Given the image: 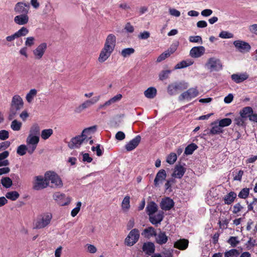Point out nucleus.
<instances>
[{
    "instance_id": "473e14b6",
    "label": "nucleus",
    "mask_w": 257,
    "mask_h": 257,
    "mask_svg": "<svg viewBox=\"0 0 257 257\" xmlns=\"http://www.w3.org/2000/svg\"><path fill=\"white\" fill-rule=\"evenodd\" d=\"M144 95L148 98H154L157 95V89L154 87H150L144 91Z\"/></svg>"
},
{
    "instance_id": "6e6d98bb",
    "label": "nucleus",
    "mask_w": 257,
    "mask_h": 257,
    "mask_svg": "<svg viewBox=\"0 0 257 257\" xmlns=\"http://www.w3.org/2000/svg\"><path fill=\"white\" fill-rule=\"evenodd\" d=\"M237 236H231L228 240L227 242L231 245L232 247H235L239 242L237 240Z\"/></svg>"
},
{
    "instance_id": "bf43d9fd",
    "label": "nucleus",
    "mask_w": 257,
    "mask_h": 257,
    "mask_svg": "<svg viewBox=\"0 0 257 257\" xmlns=\"http://www.w3.org/2000/svg\"><path fill=\"white\" fill-rule=\"evenodd\" d=\"M81 206V202L79 201L77 203L76 207L74 208L71 212V215L72 217H75L79 212L80 207Z\"/></svg>"
},
{
    "instance_id": "0eeeda50",
    "label": "nucleus",
    "mask_w": 257,
    "mask_h": 257,
    "mask_svg": "<svg viewBox=\"0 0 257 257\" xmlns=\"http://www.w3.org/2000/svg\"><path fill=\"white\" fill-rule=\"evenodd\" d=\"M205 66L210 71H217L222 69V68L220 60L215 57L210 58Z\"/></svg>"
},
{
    "instance_id": "dca6fc26",
    "label": "nucleus",
    "mask_w": 257,
    "mask_h": 257,
    "mask_svg": "<svg viewBox=\"0 0 257 257\" xmlns=\"http://www.w3.org/2000/svg\"><path fill=\"white\" fill-rule=\"evenodd\" d=\"M160 206L161 208L165 211L171 209L174 206L173 200L169 197H165L162 199Z\"/></svg>"
},
{
    "instance_id": "f257e3e1",
    "label": "nucleus",
    "mask_w": 257,
    "mask_h": 257,
    "mask_svg": "<svg viewBox=\"0 0 257 257\" xmlns=\"http://www.w3.org/2000/svg\"><path fill=\"white\" fill-rule=\"evenodd\" d=\"M24 101L19 95H15L12 99L9 110L8 119L13 120L18 114L19 112L23 108Z\"/></svg>"
},
{
    "instance_id": "6ab92c4d",
    "label": "nucleus",
    "mask_w": 257,
    "mask_h": 257,
    "mask_svg": "<svg viewBox=\"0 0 257 257\" xmlns=\"http://www.w3.org/2000/svg\"><path fill=\"white\" fill-rule=\"evenodd\" d=\"M141 140L140 136H137L135 138L130 141L125 145V148L127 151H131L134 150L139 145Z\"/></svg>"
},
{
    "instance_id": "393cba45",
    "label": "nucleus",
    "mask_w": 257,
    "mask_h": 257,
    "mask_svg": "<svg viewBox=\"0 0 257 257\" xmlns=\"http://www.w3.org/2000/svg\"><path fill=\"white\" fill-rule=\"evenodd\" d=\"M155 236L156 243L160 245L165 244L168 240V237L166 235V233L161 230L158 234L156 233Z\"/></svg>"
},
{
    "instance_id": "58836bf2",
    "label": "nucleus",
    "mask_w": 257,
    "mask_h": 257,
    "mask_svg": "<svg viewBox=\"0 0 257 257\" xmlns=\"http://www.w3.org/2000/svg\"><path fill=\"white\" fill-rule=\"evenodd\" d=\"M27 151L29 153V147L25 145H21L17 148V153L20 156H24Z\"/></svg>"
},
{
    "instance_id": "052dcab7",
    "label": "nucleus",
    "mask_w": 257,
    "mask_h": 257,
    "mask_svg": "<svg viewBox=\"0 0 257 257\" xmlns=\"http://www.w3.org/2000/svg\"><path fill=\"white\" fill-rule=\"evenodd\" d=\"M9 137V133L8 131L4 130L0 131V139L1 140H5L8 139Z\"/></svg>"
},
{
    "instance_id": "f704fd0d",
    "label": "nucleus",
    "mask_w": 257,
    "mask_h": 257,
    "mask_svg": "<svg viewBox=\"0 0 257 257\" xmlns=\"http://www.w3.org/2000/svg\"><path fill=\"white\" fill-rule=\"evenodd\" d=\"M1 183L4 187L6 188H10L13 185L12 179L8 177H2Z\"/></svg>"
},
{
    "instance_id": "5fc2aeb1",
    "label": "nucleus",
    "mask_w": 257,
    "mask_h": 257,
    "mask_svg": "<svg viewBox=\"0 0 257 257\" xmlns=\"http://www.w3.org/2000/svg\"><path fill=\"white\" fill-rule=\"evenodd\" d=\"M171 72V70H169L162 71L159 75V79L161 80H164L167 79L168 78L169 75Z\"/></svg>"
},
{
    "instance_id": "774afa93",
    "label": "nucleus",
    "mask_w": 257,
    "mask_h": 257,
    "mask_svg": "<svg viewBox=\"0 0 257 257\" xmlns=\"http://www.w3.org/2000/svg\"><path fill=\"white\" fill-rule=\"evenodd\" d=\"M125 135L124 133L121 131L118 132L115 136L116 140L118 141H122L125 139Z\"/></svg>"
},
{
    "instance_id": "cd10ccee",
    "label": "nucleus",
    "mask_w": 257,
    "mask_h": 257,
    "mask_svg": "<svg viewBox=\"0 0 257 257\" xmlns=\"http://www.w3.org/2000/svg\"><path fill=\"white\" fill-rule=\"evenodd\" d=\"M142 249L146 254L151 255L155 251V245L154 243L152 242L144 243L143 245Z\"/></svg>"
},
{
    "instance_id": "a18cd8bd",
    "label": "nucleus",
    "mask_w": 257,
    "mask_h": 257,
    "mask_svg": "<svg viewBox=\"0 0 257 257\" xmlns=\"http://www.w3.org/2000/svg\"><path fill=\"white\" fill-rule=\"evenodd\" d=\"M239 254V252L236 249H231L229 251H226L224 253L225 257H237Z\"/></svg>"
},
{
    "instance_id": "3c124183",
    "label": "nucleus",
    "mask_w": 257,
    "mask_h": 257,
    "mask_svg": "<svg viewBox=\"0 0 257 257\" xmlns=\"http://www.w3.org/2000/svg\"><path fill=\"white\" fill-rule=\"evenodd\" d=\"M130 198L128 196H126L123 199L121 203V207L123 209L128 210L130 207Z\"/></svg>"
},
{
    "instance_id": "6e6552de",
    "label": "nucleus",
    "mask_w": 257,
    "mask_h": 257,
    "mask_svg": "<svg viewBox=\"0 0 257 257\" xmlns=\"http://www.w3.org/2000/svg\"><path fill=\"white\" fill-rule=\"evenodd\" d=\"M40 140L39 136L29 135L26 139L27 146L29 147V154H32L35 151Z\"/></svg>"
},
{
    "instance_id": "39448f33",
    "label": "nucleus",
    "mask_w": 257,
    "mask_h": 257,
    "mask_svg": "<svg viewBox=\"0 0 257 257\" xmlns=\"http://www.w3.org/2000/svg\"><path fill=\"white\" fill-rule=\"evenodd\" d=\"M140 236L139 229L137 228L132 229L124 240L125 244L128 246H133L138 241Z\"/></svg>"
},
{
    "instance_id": "5701e85b",
    "label": "nucleus",
    "mask_w": 257,
    "mask_h": 257,
    "mask_svg": "<svg viewBox=\"0 0 257 257\" xmlns=\"http://www.w3.org/2000/svg\"><path fill=\"white\" fill-rule=\"evenodd\" d=\"M29 16L28 14H20L15 17L14 22L19 25H25L29 22Z\"/></svg>"
},
{
    "instance_id": "a878e982",
    "label": "nucleus",
    "mask_w": 257,
    "mask_h": 257,
    "mask_svg": "<svg viewBox=\"0 0 257 257\" xmlns=\"http://www.w3.org/2000/svg\"><path fill=\"white\" fill-rule=\"evenodd\" d=\"M167 176L166 171L164 169L160 170L156 176L154 180V184L156 186H158L160 182H162L165 180Z\"/></svg>"
},
{
    "instance_id": "13d9d810",
    "label": "nucleus",
    "mask_w": 257,
    "mask_h": 257,
    "mask_svg": "<svg viewBox=\"0 0 257 257\" xmlns=\"http://www.w3.org/2000/svg\"><path fill=\"white\" fill-rule=\"evenodd\" d=\"M249 190L248 188H245L242 189L239 193L238 196L240 198H246L249 194Z\"/></svg>"
},
{
    "instance_id": "603ef678",
    "label": "nucleus",
    "mask_w": 257,
    "mask_h": 257,
    "mask_svg": "<svg viewBox=\"0 0 257 257\" xmlns=\"http://www.w3.org/2000/svg\"><path fill=\"white\" fill-rule=\"evenodd\" d=\"M233 34L227 31H222L219 34V37L222 39H230L233 38Z\"/></svg>"
},
{
    "instance_id": "bb28decb",
    "label": "nucleus",
    "mask_w": 257,
    "mask_h": 257,
    "mask_svg": "<svg viewBox=\"0 0 257 257\" xmlns=\"http://www.w3.org/2000/svg\"><path fill=\"white\" fill-rule=\"evenodd\" d=\"M158 205L154 201H150L148 203L146 210L149 216L154 214L158 210Z\"/></svg>"
},
{
    "instance_id": "72a5a7b5",
    "label": "nucleus",
    "mask_w": 257,
    "mask_h": 257,
    "mask_svg": "<svg viewBox=\"0 0 257 257\" xmlns=\"http://www.w3.org/2000/svg\"><path fill=\"white\" fill-rule=\"evenodd\" d=\"M252 112L253 110L252 108L249 106H246L242 109L240 111L239 113L242 117L246 119L247 117H249Z\"/></svg>"
},
{
    "instance_id": "e2e57ef3",
    "label": "nucleus",
    "mask_w": 257,
    "mask_h": 257,
    "mask_svg": "<svg viewBox=\"0 0 257 257\" xmlns=\"http://www.w3.org/2000/svg\"><path fill=\"white\" fill-rule=\"evenodd\" d=\"M245 119L240 117H238L235 118L234 121L235 123L238 126H243L244 125V120Z\"/></svg>"
},
{
    "instance_id": "c9c22d12",
    "label": "nucleus",
    "mask_w": 257,
    "mask_h": 257,
    "mask_svg": "<svg viewBox=\"0 0 257 257\" xmlns=\"http://www.w3.org/2000/svg\"><path fill=\"white\" fill-rule=\"evenodd\" d=\"M40 128L39 125L37 123L34 124L31 127L29 135L30 136H39Z\"/></svg>"
},
{
    "instance_id": "864d4df0",
    "label": "nucleus",
    "mask_w": 257,
    "mask_h": 257,
    "mask_svg": "<svg viewBox=\"0 0 257 257\" xmlns=\"http://www.w3.org/2000/svg\"><path fill=\"white\" fill-rule=\"evenodd\" d=\"M189 40L192 43H198L202 44L203 43L202 39L200 36H192L189 38Z\"/></svg>"
},
{
    "instance_id": "de8ad7c7",
    "label": "nucleus",
    "mask_w": 257,
    "mask_h": 257,
    "mask_svg": "<svg viewBox=\"0 0 257 257\" xmlns=\"http://www.w3.org/2000/svg\"><path fill=\"white\" fill-rule=\"evenodd\" d=\"M135 52V50L133 48H127L122 50L121 55L123 57H126L133 54Z\"/></svg>"
},
{
    "instance_id": "a19ab883",
    "label": "nucleus",
    "mask_w": 257,
    "mask_h": 257,
    "mask_svg": "<svg viewBox=\"0 0 257 257\" xmlns=\"http://www.w3.org/2000/svg\"><path fill=\"white\" fill-rule=\"evenodd\" d=\"M193 64L191 61H182L175 66V69H182L189 66Z\"/></svg>"
},
{
    "instance_id": "e433bc0d",
    "label": "nucleus",
    "mask_w": 257,
    "mask_h": 257,
    "mask_svg": "<svg viewBox=\"0 0 257 257\" xmlns=\"http://www.w3.org/2000/svg\"><path fill=\"white\" fill-rule=\"evenodd\" d=\"M121 98L122 95L120 94H118L116 95L113 97L112 98L109 99L108 101H106L104 103V105H105L106 107H107L110 105L111 104L119 101Z\"/></svg>"
},
{
    "instance_id": "69168bd1",
    "label": "nucleus",
    "mask_w": 257,
    "mask_h": 257,
    "mask_svg": "<svg viewBox=\"0 0 257 257\" xmlns=\"http://www.w3.org/2000/svg\"><path fill=\"white\" fill-rule=\"evenodd\" d=\"M82 155V161L84 162L90 163L92 161V158L89 156V154L88 153H83Z\"/></svg>"
},
{
    "instance_id": "f03ea898",
    "label": "nucleus",
    "mask_w": 257,
    "mask_h": 257,
    "mask_svg": "<svg viewBox=\"0 0 257 257\" xmlns=\"http://www.w3.org/2000/svg\"><path fill=\"white\" fill-rule=\"evenodd\" d=\"M52 215L49 212L44 213L39 215L35 224V228L41 229L45 227L50 223Z\"/></svg>"
},
{
    "instance_id": "9d476101",
    "label": "nucleus",
    "mask_w": 257,
    "mask_h": 257,
    "mask_svg": "<svg viewBox=\"0 0 257 257\" xmlns=\"http://www.w3.org/2000/svg\"><path fill=\"white\" fill-rule=\"evenodd\" d=\"M100 99V96H95L91 99L87 100L76 108L75 111L77 113L82 112L83 110L90 107L96 103Z\"/></svg>"
},
{
    "instance_id": "37998d69",
    "label": "nucleus",
    "mask_w": 257,
    "mask_h": 257,
    "mask_svg": "<svg viewBox=\"0 0 257 257\" xmlns=\"http://www.w3.org/2000/svg\"><path fill=\"white\" fill-rule=\"evenodd\" d=\"M53 133V131L51 128L43 130L41 132V138L43 140L48 139Z\"/></svg>"
},
{
    "instance_id": "7c9ffc66",
    "label": "nucleus",
    "mask_w": 257,
    "mask_h": 257,
    "mask_svg": "<svg viewBox=\"0 0 257 257\" xmlns=\"http://www.w3.org/2000/svg\"><path fill=\"white\" fill-rule=\"evenodd\" d=\"M217 123L216 122H213L211 123V125H213L209 133H207L208 135H218L223 133V130L221 127L219 125V124H217Z\"/></svg>"
},
{
    "instance_id": "c756f323",
    "label": "nucleus",
    "mask_w": 257,
    "mask_h": 257,
    "mask_svg": "<svg viewBox=\"0 0 257 257\" xmlns=\"http://www.w3.org/2000/svg\"><path fill=\"white\" fill-rule=\"evenodd\" d=\"M188 240L180 239L174 243V247L181 250H184L188 247Z\"/></svg>"
},
{
    "instance_id": "338daca9",
    "label": "nucleus",
    "mask_w": 257,
    "mask_h": 257,
    "mask_svg": "<svg viewBox=\"0 0 257 257\" xmlns=\"http://www.w3.org/2000/svg\"><path fill=\"white\" fill-rule=\"evenodd\" d=\"M248 30L250 33L257 36V24H254L249 26Z\"/></svg>"
},
{
    "instance_id": "ea45409f",
    "label": "nucleus",
    "mask_w": 257,
    "mask_h": 257,
    "mask_svg": "<svg viewBox=\"0 0 257 257\" xmlns=\"http://www.w3.org/2000/svg\"><path fill=\"white\" fill-rule=\"evenodd\" d=\"M20 196L19 193L16 191L8 192L6 194V197L12 201L17 200Z\"/></svg>"
},
{
    "instance_id": "aec40b11",
    "label": "nucleus",
    "mask_w": 257,
    "mask_h": 257,
    "mask_svg": "<svg viewBox=\"0 0 257 257\" xmlns=\"http://www.w3.org/2000/svg\"><path fill=\"white\" fill-rule=\"evenodd\" d=\"M164 218V212L160 211L156 215H151L149 216V221L150 222L155 225L160 224Z\"/></svg>"
},
{
    "instance_id": "20e7f679",
    "label": "nucleus",
    "mask_w": 257,
    "mask_h": 257,
    "mask_svg": "<svg viewBox=\"0 0 257 257\" xmlns=\"http://www.w3.org/2000/svg\"><path fill=\"white\" fill-rule=\"evenodd\" d=\"M187 83L181 81L176 82L169 84L167 88L168 93L171 95H173L177 93L178 91H181L188 88Z\"/></svg>"
},
{
    "instance_id": "a211bd4d",
    "label": "nucleus",
    "mask_w": 257,
    "mask_h": 257,
    "mask_svg": "<svg viewBox=\"0 0 257 257\" xmlns=\"http://www.w3.org/2000/svg\"><path fill=\"white\" fill-rule=\"evenodd\" d=\"M47 49V44L43 43L40 44L34 50L33 54L36 59H40L43 56Z\"/></svg>"
},
{
    "instance_id": "ddd939ff",
    "label": "nucleus",
    "mask_w": 257,
    "mask_h": 257,
    "mask_svg": "<svg viewBox=\"0 0 257 257\" xmlns=\"http://www.w3.org/2000/svg\"><path fill=\"white\" fill-rule=\"evenodd\" d=\"M30 9V5L29 4L24 2L17 3L14 7V11L20 14H28Z\"/></svg>"
},
{
    "instance_id": "49530a36",
    "label": "nucleus",
    "mask_w": 257,
    "mask_h": 257,
    "mask_svg": "<svg viewBox=\"0 0 257 257\" xmlns=\"http://www.w3.org/2000/svg\"><path fill=\"white\" fill-rule=\"evenodd\" d=\"M29 30L27 28L23 27L18 31L15 32V33L18 38L26 36L29 33Z\"/></svg>"
},
{
    "instance_id": "8fccbe9b",
    "label": "nucleus",
    "mask_w": 257,
    "mask_h": 257,
    "mask_svg": "<svg viewBox=\"0 0 257 257\" xmlns=\"http://www.w3.org/2000/svg\"><path fill=\"white\" fill-rule=\"evenodd\" d=\"M173 51H166L164 53H162L157 58V62H161V61L168 58L172 54Z\"/></svg>"
},
{
    "instance_id": "2eb2a0df",
    "label": "nucleus",
    "mask_w": 257,
    "mask_h": 257,
    "mask_svg": "<svg viewBox=\"0 0 257 257\" xmlns=\"http://www.w3.org/2000/svg\"><path fill=\"white\" fill-rule=\"evenodd\" d=\"M116 44V37L113 34H109L105 40L104 48L114 51Z\"/></svg>"
},
{
    "instance_id": "f8f14e48",
    "label": "nucleus",
    "mask_w": 257,
    "mask_h": 257,
    "mask_svg": "<svg viewBox=\"0 0 257 257\" xmlns=\"http://www.w3.org/2000/svg\"><path fill=\"white\" fill-rule=\"evenodd\" d=\"M233 44L236 49L242 53L248 52L251 49L249 44L242 40L234 41Z\"/></svg>"
},
{
    "instance_id": "9b49d317",
    "label": "nucleus",
    "mask_w": 257,
    "mask_h": 257,
    "mask_svg": "<svg viewBox=\"0 0 257 257\" xmlns=\"http://www.w3.org/2000/svg\"><path fill=\"white\" fill-rule=\"evenodd\" d=\"M199 94L198 90L196 88H191L187 91L182 93L179 97V99L182 101L184 99L190 100L198 96Z\"/></svg>"
},
{
    "instance_id": "7ed1b4c3",
    "label": "nucleus",
    "mask_w": 257,
    "mask_h": 257,
    "mask_svg": "<svg viewBox=\"0 0 257 257\" xmlns=\"http://www.w3.org/2000/svg\"><path fill=\"white\" fill-rule=\"evenodd\" d=\"M46 179L48 182V185L50 182L52 184L51 187L60 188L62 186V181L60 177L55 172L48 171L45 173Z\"/></svg>"
},
{
    "instance_id": "f3484780",
    "label": "nucleus",
    "mask_w": 257,
    "mask_h": 257,
    "mask_svg": "<svg viewBox=\"0 0 257 257\" xmlns=\"http://www.w3.org/2000/svg\"><path fill=\"white\" fill-rule=\"evenodd\" d=\"M205 51L203 46H197L193 47L190 51L189 55L192 58H199L202 56Z\"/></svg>"
},
{
    "instance_id": "0e129e2a",
    "label": "nucleus",
    "mask_w": 257,
    "mask_h": 257,
    "mask_svg": "<svg viewBox=\"0 0 257 257\" xmlns=\"http://www.w3.org/2000/svg\"><path fill=\"white\" fill-rule=\"evenodd\" d=\"M35 38L33 37L27 38L25 41V45L27 47H31L34 44Z\"/></svg>"
},
{
    "instance_id": "4d7b16f0",
    "label": "nucleus",
    "mask_w": 257,
    "mask_h": 257,
    "mask_svg": "<svg viewBox=\"0 0 257 257\" xmlns=\"http://www.w3.org/2000/svg\"><path fill=\"white\" fill-rule=\"evenodd\" d=\"M177 160V155L175 153H171L167 158V162L170 164H173Z\"/></svg>"
},
{
    "instance_id": "1a4fd4ad",
    "label": "nucleus",
    "mask_w": 257,
    "mask_h": 257,
    "mask_svg": "<svg viewBox=\"0 0 257 257\" xmlns=\"http://www.w3.org/2000/svg\"><path fill=\"white\" fill-rule=\"evenodd\" d=\"M35 180L33 182V189L36 190H39L46 188L48 186L46 177L44 178L42 176L35 177Z\"/></svg>"
},
{
    "instance_id": "423d86ee",
    "label": "nucleus",
    "mask_w": 257,
    "mask_h": 257,
    "mask_svg": "<svg viewBox=\"0 0 257 257\" xmlns=\"http://www.w3.org/2000/svg\"><path fill=\"white\" fill-rule=\"evenodd\" d=\"M88 139H87V135L82 132L81 135L76 136L71 139L68 143V147L70 149L78 148L83 143H87Z\"/></svg>"
},
{
    "instance_id": "c03bdc74",
    "label": "nucleus",
    "mask_w": 257,
    "mask_h": 257,
    "mask_svg": "<svg viewBox=\"0 0 257 257\" xmlns=\"http://www.w3.org/2000/svg\"><path fill=\"white\" fill-rule=\"evenodd\" d=\"M37 92V91L35 89H32L26 95V98L29 103H31L34 97L36 95Z\"/></svg>"
},
{
    "instance_id": "4be33fe9",
    "label": "nucleus",
    "mask_w": 257,
    "mask_h": 257,
    "mask_svg": "<svg viewBox=\"0 0 257 257\" xmlns=\"http://www.w3.org/2000/svg\"><path fill=\"white\" fill-rule=\"evenodd\" d=\"M249 76L247 73H235L233 74L231 76V79L236 83H240L247 79Z\"/></svg>"
},
{
    "instance_id": "b1692460",
    "label": "nucleus",
    "mask_w": 257,
    "mask_h": 257,
    "mask_svg": "<svg viewBox=\"0 0 257 257\" xmlns=\"http://www.w3.org/2000/svg\"><path fill=\"white\" fill-rule=\"evenodd\" d=\"M112 52V51L103 47L98 58V61L100 63L104 62L110 57Z\"/></svg>"
},
{
    "instance_id": "412c9836",
    "label": "nucleus",
    "mask_w": 257,
    "mask_h": 257,
    "mask_svg": "<svg viewBox=\"0 0 257 257\" xmlns=\"http://www.w3.org/2000/svg\"><path fill=\"white\" fill-rule=\"evenodd\" d=\"M186 171V169L182 165L180 164L177 165L174 168L172 176L173 177L181 179L184 175Z\"/></svg>"
},
{
    "instance_id": "4468645a",
    "label": "nucleus",
    "mask_w": 257,
    "mask_h": 257,
    "mask_svg": "<svg viewBox=\"0 0 257 257\" xmlns=\"http://www.w3.org/2000/svg\"><path fill=\"white\" fill-rule=\"evenodd\" d=\"M53 198L61 206L68 205L70 202L69 198L66 197L65 194L60 192H56L53 195Z\"/></svg>"
},
{
    "instance_id": "09e8293b",
    "label": "nucleus",
    "mask_w": 257,
    "mask_h": 257,
    "mask_svg": "<svg viewBox=\"0 0 257 257\" xmlns=\"http://www.w3.org/2000/svg\"><path fill=\"white\" fill-rule=\"evenodd\" d=\"M232 122V120L229 118H225L219 121L218 124L221 127H225L229 126Z\"/></svg>"
},
{
    "instance_id": "79ce46f5",
    "label": "nucleus",
    "mask_w": 257,
    "mask_h": 257,
    "mask_svg": "<svg viewBox=\"0 0 257 257\" xmlns=\"http://www.w3.org/2000/svg\"><path fill=\"white\" fill-rule=\"evenodd\" d=\"M22 126V123L18 121L17 119H14L12 121L11 127L14 131H19L21 130Z\"/></svg>"
},
{
    "instance_id": "4c0bfd02",
    "label": "nucleus",
    "mask_w": 257,
    "mask_h": 257,
    "mask_svg": "<svg viewBox=\"0 0 257 257\" xmlns=\"http://www.w3.org/2000/svg\"><path fill=\"white\" fill-rule=\"evenodd\" d=\"M197 148L198 146L196 144L192 143L186 147L184 153L187 155H191Z\"/></svg>"
},
{
    "instance_id": "2f4dec72",
    "label": "nucleus",
    "mask_w": 257,
    "mask_h": 257,
    "mask_svg": "<svg viewBox=\"0 0 257 257\" xmlns=\"http://www.w3.org/2000/svg\"><path fill=\"white\" fill-rule=\"evenodd\" d=\"M237 196L236 194L234 192H230L224 197V201L225 204L229 205L232 204Z\"/></svg>"
},
{
    "instance_id": "680f3d73",
    "label": "nucleus",
    "mask_w": 257,
    "mask_h": 257,
    "mask_svg": "<svg viewBox=\"0 0 257 257\" xmlns=\"http://www.w3.org/2000/svg\"><path fill=\"white\" fill-rule=\"evenodd\" d=\"M96 130V126L93 125L92 126H90L89 127L85 128L83 131L82 133L84 135H89L90 132H94Z\"/></svg>"
},
{
    "instance_id": "c85d7f7f",
    "label": "nucleus",
    "mask_w": 257,
    "mask_h": 257,
    "mask_svg": "<svg viewBox=\"0 0 257 257\" xmlns=\"http://www.w3.org/2000/svg\"><path fill=\"white\" fill-rule=\"evenodd\" d=\"M142 235L145 238L149 239L156 235V231L153 227L150 226L144 229Z\"/></svg>"
}]
</instances>
